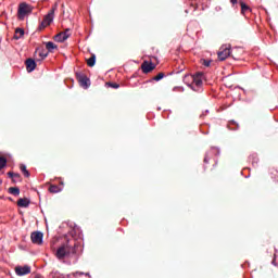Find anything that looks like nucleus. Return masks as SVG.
I'll return each instance as SVG.
<instances>
[{"instance_id": "obj_28", "label": "nucleus", "mask_w": 278, "mask_h": 278, "mask_svg": "<svg viewBox=\"0 0 278 278\" xmlns=\"http://www.w3.org/2000/svg\"><path fill=\"white\" fill-rule=\"evenodd\" d=\"M73 275L74 277H76V275H86V277H90V273H84V271H76Z\"/></svg>"}, {"instance_id": "obj_34", "label": "nucleus", "mask_w": 278, "mask_h": 278, "mask_svg": "<svg viewBox=\"0 0 278 278\" xmlns=\"http://www.w3.org/2000/svg\"><path fill=\"white\" fill-rule=\"evenodd\" d=\"M75 231H79V227H75Z\"/></svg>"}, {"instance_id": "obj_21", "label": "nucleus", "mask_w": 278, "mask_h": 278, "mask_svg": "<svg viewBox=\"0 0 278 278\" xmlns=\"http://www.w3.org/2000/svg\"><path fill=\"white\" fill-rule=\"evenodd\" d=\"M240 5H241V14H247V12L251 10V8H249V5H247V3H244L243 1L240 2Z\"/></svg>"}, {"instance_id": "obj_25", "label": "nucleus", "mask_w": 278, "mask_h": 278, "mask_svg": "<svg viewBox=\"0 0 278 278\" xmlns=\"http://www.w3.org/2000/svg\"><path fill=\"white\" fill-rule=\"evenodd\" d=\"M12 181H13L14 184H16V181H21V174L15 173L14 176H13V178H12Z\"/></svg>"}, {"instance_id": "obj_6", "label": "nucleus", "mask_w": 278, "mask_h": 278, "mask_svg": "<svg viewBox=\"0 0 278 278\" xmlns=\"http://www.w3.org/2000/svg\"><path fill=\"white\" fill-rule=\"evenodd\" d=\"M30 239L33 244H43L45 242V233L42 231H34L30 235Z\"/></svg>"}, {"instance_id": "obj_10", "label": "nucleus", "mask_w": 278, "mask_h": 278, "mask_svg": "<svg viewBox=\"0 0 278 278\" xmlns=\"http://www.w3.org/2000/svg\"><path fill=\"white\" fill-rule=\"evenodd\" d=\"M54 18H55V7L52 8V9L48 12V14L45 15V17H43V23H46V25L49 26V25H51V23H53Z\"/></svg>"}, {"instance_id": "obj_4", "label": "nucleus", "mask_w": 278, "mask_h": 278, "mask_svg": "<svg viewBox=\"0 0 278 278\" xmlns=\"http://www.w3.org/2000/svg\"><path fill=\"white\" fill-rule=\"evenodd\" d=\"M76 78L80 88H84V90H88V88H90V85H91L90 78H88L86 74L81 72H76Z\"/></svg>"}, {"instance_id": "obj_36", "label": "nucleus", "mask_w": 278, "mask_h": 278, "mask_svg": "<svg viewBox=\"0 0 278 278\" xmlns=\"http://www.w3.org/2000/svg\"><path fill=\"white\" fill-rule=\"evenodd\" d=\"M180 91L184 92V87H180Z\"/></svg>"}, {"instance_id": "obj_8", "label": "nucleus", "mask_w": 278, "mask_h": 278, "mask_svg": "<svg viewBox=\"0 0 278 278\" xmlns=\"http://www.w3.org/2000/svg\"><path fill=\"white\" fill-rule=\"evenodd\" d=\"M212 155H220V148L212 147L208 152H206L204 156V164H210V160H212Z\"/></svg>"}, {"instance_id": "obj_27", "label": "nucleus", "mask_w": 278, "mask_h": 278, "mask_svg": "<svg viewBox=\"0 0 278 278\" xmlns=\"http://www.w3.org/2000/svg\"><path fill=\"white\" fill-rule=\"evenodd\" d=\"M109 86H110L111 88H114V89L121 88V85H118V84H116V83H109Z\"/></svg>"}, {"instance_id": "obj_2", "label": "nucleus", "mask_w": 278, "mask_h": 278, "mask_svg": "<svg viewBox=\"0 0 278 278\" xmlns=\"http://www.w3.org/2000/svg\"><path fill=\"white\" fill-rule=\"evenodd\" d=\"M203 72H198L193 75L187 74L185 81H187V79H191L192 84L194 86H197L198 88H201V86H203Z\"/></svg>"}, {"instance_id": "obj_15", "label": "nucleus", "mask_w": 278, "mask_h": 278, "mask_svg": "<svg viewBox=\"0 0 278 278\" xmlns=\"http://www.w3.org/2000/svg\"><path fill=\"white\" fill-rule=\"evenodd\" d=\"M184 84H186L189 88H191V90H193L194 92H199V89H197L192 83V79L190 78H187L186 80V75L184 76V79H182Z\"/></svg>"}, {"instance_id": "obj_31", "label": "nucleus", "mask_w": 278, "mask_h": 278, "mask_svg": "<svg viewBox=\"0 0 278 278\" xmlns=\"http://www.w3.org/2000/svg\"><path fill=\"white\" fill-rule=\"evenodd\" d=\"M15 174H16V173H13V172H9V173H8L9 177H10L11 179L14 178V175H15Z\"/></svg>"}, {"instance_id": "obj_29", "label": "nucleus", "mask_w": 278, "mask_h": 278, "mask_svg": "<svg viewBox=\"0 0 278 278\" xmlns=\"http://www.w3.org/2000/svg\"><path fill=\"white\" fill-rule=\"evenodd\" d=\"M68 31H71V28H66L65 31L61 33L63 36H67V38H71V34H68Z\"/></svg>"}, {"instance_id": "obj_14", "label": "nucleus", "mask_w": 278, "mask_h": 278, "mask_svg": "<svg viewBox=\"0 0 278 278\" xmlns=\"http://www.w3.org/2000/svg\"><path fill=\"white\" fill-rule=\"evenodd\" d=\"M43 45H46L48 53H53V50L58 49V45L53 43V41H46Z\"/></svg>"}, {"instance_id": "obj_30", "label": "nucleus", "mask_w": 278, "mask_h": 278, "mask_svg": "<svg viewBox=\"0 0 278 278\" xmlns=\"http://www.w3.org/2000/svg\"><path fill=\"white\" fill-rule=\"evenodd\" d=\"M45 27H49L45 21H42L39 25V29H45Z\"/></svg>"}, {"instance_id": "obj_20", "label": "nucleus", "mask_w": 278, "mask_h": 278, "mask_svg": "<svg viewBox=\"0 0 278 278\" xmlns=\"http://www.w3.org/2000/svg\"><path fill=\"white\" fill-rule=\"evenodd\" d=\"M87 64L90 67L94 66V64H97V55L96 54H91V58H89L87 60Z\"/></svg>"}, {"instance_id": "obj_17", "label": "nucleus", "mask_w": 278, "mask_h": 278, "mask_svg": "<svg viewBox=\"0 0 278 278\" xmlns=\"http://www.w3.org/2000/svg\"><path fill=\"white\" fill-rule=\"evenodd\" d=\"M55 42H64L68 40V36H63L62 33H59L58 35L54 36Z\"/></svg>"}, {"instance_id": "obj_13", "label": "nucleus", "mask_w": 278, "mask_h": 278, "mask_svg": "<svg viewBox=\"0 0 278 278\" xmlns=\"http://www.w3.org/2000/svg\"><path fill=\"white\" fill-rule=\"evenodd\" d=\"M30 203H31V200H29V198H20L17 200L18 207H29Z\"/></svg>"}, {"instance_id": "obj_24", "label": "nucleus", "mask_w": 278, "mask_h": 278, "mask_svg": "<svg viewBox=\"0 0 278 278\" xmlns=\"http://www.w3.org/2000/svg\"><path fill=\"white\" fill-rule=\"evenodd\" d=\"M166 75L164 73H159L154 78L153 81H162Z\"/></svg>"}, {"instance_id": "obj_18", "label": "nucleus", "mask_w": 278, "mask_h": 278, "mask_svg": "<svg viewBox=\"0 0 278 278\" xmlns=\"http://www.w3.org/2000/svg\"><path fill=\"white\" fill-rule=\"evenodd\" d=\"M49 192H51L52 194H58V192H62V187L51 185L49 188Z\"/></svg>"}, {"instance_id": "obj_9", "label": "nucleus", "mask_w": 278, "mask_h": 278, "mask_svg": "<svg viewBox=\"0 0 278 278\" xmlns=\"http://www.w3.org/2000/svg\"><path fill=\"white\" fill-rule=\"evenodd\" d=\"M35 53H38L39 62H42V60H45L49 56V51H47V49H45V46L37 47L35 50Z\"/></svg>"}, {"instance_id": "obj_26", "label": "nucleus", "mask_w": 278, "mask_h": 278, "mask_svg": "<svg viewBox=\"0 0 278 278\" xmlns=\"http://www.w3.org/2000/svg\"><path fill=\"white\" fill-rule=\"evenodd\" d=\"M202 64H203V66L207 67V66H210L212 64V61L203 59L202 60Z\"/></svg>"}, {"instance_id": "obj_33", "label": "nucleus", "mask_w": 278, "mask_h": 278, "mask_svg": "<svg viewBox=\"0 0 278 278\" xmlns=\"http://www.w3.org/2000/svg\"><path fill=\"white\" fill-rule=\"evenodd\" d=\"M204 114H210V110H205Z\"/></svg>"}, {"instance_id": "obj_3", "label": "nucleus", "mask_w": 278, "mask_h": 278, "mask_svg": "<svg viewBox=\"0 0 278 278\" xmlns=\"http://www.w3.org/2000/svg\"><path fill=\"white\" fill-rule=\"evenodd\" d=\"M231 55V45H223L217 52V58L220 62H225Z\"/></svg>"}, {"instance_id": "obj_37", "label": "nucleus", "mask_w": 278, "mask_h": 278, "mask_svg": "<svg viewBox=\"0 0 278 278\" xmlns=\"http://www.w3.org/2000/svg\"><path fill=\"white\" fill-rule=\"evenodd\" d=\"M35 278H39L38 276H36Z\"/></svg>"}, {"instance_id": "obj_12", "label": "nucleus", "mask_w": 278, "mask_h": 278, "mask_svg": "<svg viewBox=\"0 0 278 278\" xmlns=\"http://www.w3.org/2000/svg\"><path fill=\"white\" fill-rule=\"evenodd\" d=\"M36 66H37L36 60H34V59L26 60V71L28 73H34V71H36Z\"/></svg>"}, {"instance_id": "obj_22", "label": "nucleus", "mask_w": 278, "mask_h": 278, "mask_svg": "<svg viewBox=\"0 0 278 278\" xmlns=\"http://www.w3.org/2000/svg\"><path fill=\"white\" fill-rule=\"evenodd\" d=\"M8 166V159L0 156V170H3Z\"/></svg>"}, {"instance_id": "obj_23", "label": "nucleus", "mask_w": 278, "mask_h": 278, "mask_svg": "<svg viewBox=\"0 0 278 278\" xmlns=\"http://www.w3.org/2000/svg\"><path fill=\"white\" fill-rule=\"evenodd\" d=\"M20 168H21L22 173H24L25 177H29L30 174H29V170H27V165L21 164Z\"/></svg>"}, {"instance_id": "obj_7", "label": "nucleus", "mask_w": 278, "mask_h": 278, "mask_svg": "<svg viewBox=\"0 0 278 278\" xmlns=\"http://www.w3.org/2000/svg\"><path fill=\"white\" fill-rule=\"evenodd\" d=\"M29 273H31V266L29 265L15 267V274L17 277H25V275H29Z\"/></svg>"}, {"instance_id": "obj_32", "label": "nucleus", "mask_w": 278, "mask_h": 278, "mask_svg": "<svg viewBox=\"0 0 278 278\" xmlns=\"http://www.w3.org/2000/svg\"><path fill=\"white\" fill-rule=\"evenodd\" d=\"M230 3H232V5H236V3H238V0H230Z\"/></svg>"}, {"instance_id": "obj_1", "label": "nucleus", "mask_w": 278, "mask_h": 278, "mask_svg": "<svg viewBox=\"0 0 278 278\" xmlns=\"http://www.w3.org/2000/svg\"><path fill=\"white\" fill-rule=\"evenodd\" d=\"M75 247H77V243L71 245L70 241L67 240L65 243L58 248L55 257L58 260H64L65 257H68V255L75 254Z\"/></svg>"}, {"instance_id": "obj_11", "label": "nucleus", "mask_w": 278, "mask_h": 278, "mask_svg": "<svg viewBox=\"0 0 278 278\" xmlns=\"http://www.w3.org/2000/svg\"><path fill=\"white\" fill-rule=\"evenodd\" d=\"M155 65H153L152 62L143 61V63L141 64V71L146 74L151 73V71H153Z\"/></svg>"}, {"instance_id": "obj_19", "label": "nucleus", "mask_w": 278, "mask_h": 278, "mask_svg": "<svg viewBox=\"0 0 278 278\" xmlns=\"http://www.w3.org/2000/svg\"><path fill=\"white\" fill-rule=\"evenodd\" d=\"M9 193L13 194V197H18V194H21V189L18 187H10Z\"/></svg>"}, {"instance_id": "obj_5", "label": "nucleus", "mask_w": 278, "mask_h": 278, "mask_svg": "<svg viewBox=\"0 0 278 278\" xmlns=\"http://www.w3.org/2000/svg\"><path fill=\"white\" fill-rule=\"evenodd\" d=\"M31 12V7H29V4L22 2L18 5V10H17V18L20 21H23L25 18V16H27V14H30Z\"/></svg>"}, {"instance_id": "obj_35", "label": "nucleus", "mask_w": 278, "mask_h": 278, "mask_svg": "<svg viewBox=\"0 0 278 278\" xmlns=\"http://www.w3.org/2000/svg\"><path fill=\"white\" fill-rule=\"evenodd\" d=\"M177 88H179V87H174V89H173V90H174V91H176V90H177Z\"/></svg>"}, {"instance_id": "obj_16", "label": "nucleus", "mask_w": 278, "mask_h": 278, "mask_svg": "<svg viewBox=\"0 0 278 278\" xmlns=\"http://www.w3.org/2000/svg\"><path fill=\"white\" fill-rule=\"evenodd\" d=\"M23 36H25V30L23 28H16L14 35L15 40H21Z\"/></svg>"}]
</instances>
